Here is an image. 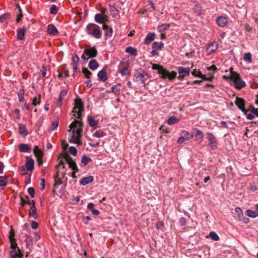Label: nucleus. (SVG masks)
Listing matches in <instances>:
<instances>
[{
  "label": "nucleus",
  "instance_id": "nucleus-1",
  "mask_svg": "<svg viewBox=\"0 0 258 258\" xmlns=\"http://www.w3.org/2000/svg\"><path fill=\"white\" fill-rule=\"evenodd\" d=\"M83 123L81 121L75 120L70 125V132H72L71 139L70 142L79 145L82 144L81 138L83 131Z\"/></svg>",
  "mask_w": 258,
  "mask_h": 258
},
{
  "label": "nucleus",
  "instance_id": "nucleus-2",
  "mask_svg": "<svg viewBox=\"0 0 258 258\" xmlns=\"http://www.w3.org/2000/svg\"><path fill=\"white\" fill-rule=\"evenodd\" d=\"M152 69L154 70H158V73L161 75V77L165 79L168 78L170 80L175 79L176 77L177 73L175 72L172 71L170 72L166 69H164L163 66H160L157 64H153Z\"/></svg>",
  "mask_w": 258,
  "mask_h": 258
},
{
  "label": "nucleus",
  "instance_id": "nucleus-3",
  "mask_svg": "<svg viewBox=\"0 0 258 258\" xmlns=\"http://www.w3.org/2000/svg\"><path fill=\"white\" fill-rule=\"evenodd\" d=\"M87 33L93 36L96 39H99L101 37V33L100 27L94 23L89 24L86 28Z\"/></svg>",
  "mask_w": 258,
  "mask_h": 258
},
{
  "label": "nucleus",
  "instance_id": "nucleus-4",
  "mask_svg": "<svg viewBox=\"0 0 258 258\" xmlns=\"http://www.w3.org/2000/svg\"><path fill=\"white\" fill-rule=\"evenodd\" d=\"M84 110L83 104L82 100L80 98H77L75 99L74 107L73 112L74 113V116L78 119L81 118V112Z\"/></svg>",
  "mask_w": 258,
  "mask_h": 258
},
{
  "label": "nucleus",
  "instance_id": "nucleus-5",
  "mask_svg": "<svg viewBox=\"0 0 258 258\" xmlns=\"http://www.w3.org/2000/svg\"><path fill=\"white\" fill-rule=\"evenodd\" d=\"M233 74L232 81L234 82L235 88L237 90L244 88L246 86V83L241 79L240 75L236 72Z\"/></svg>",
  "mask_w": 258,
  "mask_h": 258
},
{
  "label": "nucleus",
  "instance_id": "nucleus-6",
  "mask_svg": "<svg viewBox=\"0 0 258 258\" xmlns=\"http://www.w3.org/2000/svg\"><path fill=\"white\" fill-rule=\"evenodd\" d=\"M148 78V76L147 73L142 71L141 72H137L135 73L133 81L138 83L143 84L144 86H145V80H147Z\"/></svg>",
  "mask_w": 258,
  "mask_h": 258
},
{
  "label": "nucleus",
  "instance_id": "nucleus-7",
  "mask_svg": "<svg viewBox=\"0 0 258 258\" xmlns=\"http://www.w3.org/2000/svg\"><path fill=\"white\" fill-rule=\"evenodd\" d=\"M97 55V50L95 47H93L84 50V53L81 56V58L86 61L89 58H94Z\"/></svg>",
  "mask_w": 258,
  "mask_h": 258
},
{
  "label": "nucleus",
  "instance_id": "nucleus-8",
  "mask_svg": "<svg viewBox=\"0 0 258 258\" xmlns=\"http://www.w3.org/2000/svg\"><path fill=\"white\" fill-rule=\"evenodd\" d=\"M12 249L10 252L11 258H21L23 256L20 248L18 247L17 243H13L10 246Z\"/></svg>",
  "mask_w": 258,
  "mask_h": 258
},
{
  "label": "nucleus",
  "instance_id": "nucleus-9",
  "mask_svg": "<svg viewBox=\"0 0 258 258\" xmlns=\"http://www.w3.org/2000/svg\"><path fill=\"white\" fill-rule=\"evenodd\" d=\"M60 156L65 159L66 161L69 165V167L72 168L75 171H78L79 169L76 162L72 159L67 153H62Z\"/></svg>",
  "mask_w": 258,
  "mask_h": 258
},
{
  "label": "nucleus",
  "instance_id": "nucleus-10",
  "mask_svg": "<svg viewBox=\"0 0 258 258\" xmlns=\"http://www.w3.org/2000/svg\"><path fill=\"white\" fill-rule=\"evenodd\" d=\"M118 72L122 76L130 75L131 71L129 70V64L126 61H121L118 66Z\"/></svg>",
  "mask_w": 258,
  "mask_h": 258
},
{
  "label": "nucleus",
  "instance_id": "nucleus-11",
  "mask_svg": "<svg viewBox=\"0 0 258 258\" xmlns=\"http://www.w3.org/2000/svg\"><path fill=\"white\" fill-rule=\"evenodd\" d=\"M207 135V139L209 142V146L211 149L213 150H215L217 147L218 143L216 137L211 133H208Z\"/></svg>",
  "mask_w": 258,
  "mask_h": 258
},
{
  "label": "nucleus",
  "instance_id": "nucleus-12",
  "mask_svg": "<svg viewBox=\"0 0 258 258\" xmlns=\"http://www.w3.org/2000/svg\"><path fill=\"white\" fill-rule=\"evenodd\" d=\"M235 103L236 105L238 107V108L244 113L245 115H247V113L248 112V110H246L245 108V100L239 97H236V100L235 101Z\"/></svg>",
  "mask_w": 258,
  "mask_h": 258
},
{
  "label": "nucleus",
  "instance_id": "nucleus-13",
  "mask_svg": "<svg viewBox=\"0 0 258 258\" xmlns=\"http://www.w3.org/2000/svg\"><path fill=\"white\" fill-rule=\"evenodd\" d=\"M192 134H194V137H195V140L198 142L200 144L201 143L204 139L203 132L202 131L195 128L192 130Z\"/></svg>",
  "mask_w": 258,
  "mask_h": 258
},
{
  "label": "nucleus",
  "instance_id": "nucleus-14",
  "mask_svg": "<svg viewBox=\"0 0 258 258\" xmlns=\"http://www.w3.org/2000/svg\"><path fill=\"white\" fill-rule=\"evenodd\" d=\"M218 47V44L216 41H213L209 44L206 48V51L208 55H211L216 51Z\"/></svg>",
  "mask_w": 258,
  "mask_h": 258
},
{
  "label": "nucleus",
  "instance_id": "nucleus-15",
  "mask_svg": "<svg viewBox=\"0 0 258 258\" xmlns=\"http://www.w3.org/2000/svg\"><path fill=\"white\" fill-rule=\"evenodd\" d=\"M248 111H250L251 113L247 114L246 115V117L249 120H252L254 118V115L258 117V108H255L253 106L250 105L249 107V108L247 110Z\"/></svg>",
  "mask_w": 258,
  "mask_h": 258
},
{
  "label": "nucleus",
  "instance_id": "nucleus-16",
  "mask_svg": "<svg viewBox=\"0 0 258 258\" xmlns=\"http://www.w3.org/2000/svg\"><path fill=\"white\" fill-rule=\"evenodd\" d=\"M95 21L99 24H104V22L107 20V16L103 14H97L95 16Z\"/></svg>",
  "mask_w": 258,
  "mask_h": 258
},
{
  "label": "nucleus",
  "instance_id": "nucleus-17",
  "mask_svg": "<svg viewBox=\"0 0 258 258\" xmlns=\"http://www.w3.org/2000/svg\"><path fill=\"white\" fill-rule=\"evenodd\" d=\"M216 22L219 26L223 28L226 26L228 21L226 17L220 16L217 18Z\"/></svg>",
  "mask_w": 258,
  "mask_h": 258
},
{
  "label": "nucleus",
  "instance_id": "nucleus-18",
  "mask_svg": "<svg viewBox=\"0 0 258 258\" xmlns=\"http://www.w3.org/2000/svg\"><path fill=\"white\" fill-rule=\"evenodd\" d=\"M103 29L105 31V36L106 39L110 38L112 35L113 30L111 27H108L107 25L103 24Z\"/></svg>",
  "mask_w": 258,
  "mask_h": 258
},
{
  "label": "nucleus",
  "instance_id": "nucleus-19",
  "mask_svg": "<svg viewBox=\"0 0 258 258\" xmlns=\"http://www.w3.org/2000/svg\"><path fill=\"white\" fill-rule=\"evenodd\" d=\"M246 215L251 218H255L258 216V204L255 205V210L252 211L251 210H247L246 211Z\"/></svg>",
  "mask_w": 258,
  "mask_h": 258
},
{
  "label": "nucleus",
  "instance_id": "nucleus-20",
  "mask_svg": "<svg viewBox=\"0 0 258 258\" xmlns=\"http://www.w3.org/2000/svg\"><path fill=\"white\" fill-rule=\"evenodd\" d=\"M47 32L49 34L52 36L56 35L58 33L57 29L53 24L48 25Z\"/></svg>",
  "mask_w": 258,
  "mask_h": 258
},
{
  "label": "nucleus",
  "instance_id": "nucleus-21",
  "mask_svg": "<svg viewBox=\"0 0 258 258\" xmlns=\"http://www.w3.org/2000/svg\"><path fill=\"white\" fill-rule=\"evenodd\" d=\"M19 134L23 137H26L28 135V132L26 128V126L25 124H20L19 130H18Z\"/></svg>",
  "mask_w": 258,
  "mask_h": 258
},
{
  "label": "nucleus",
  "instance_id": "nucleus-22",
  "mask_svg": "<svg viewBox=\"0 0 258 258\" xmlns=\"http://www.w3.org/2000/svg\"><path fill=\"white\" fill-rule=\"evenodd\" d=\"M180 136H182L186 141H188L193 138L194 134H192V132L189 133L186 131H182L180 133Z\"/></svg>",
  "mask_w": 258,
  "mask_h": 258
},
{
  "label": "nucleus",
  "instance_id": "nucleus-23",
  "mask_svg": "<svg viewBox=\"0 0 258 258\" xmlns=\"http://www.w3.org/2000/svg\"><path fill=\"white\" fill-rule=\"evenodd\" d=\"M93 177L92 176H89L82 178L80 181V183L81 185H85L93 180Z\"/></svg>",
  "mask_w": 258,
  "mask_h": 258
},
{
  "label": "nucleus",
  "instance_id": "nucleus-24",
  "mask_svg": "<svg viewBox=\"0 0 258 258\" xmlns=\"http://www.w3.org/2000/svg\"><path fill=\"white\" fill-rule=\"evenodd\" d=\"M155 34L154 33H150L147 34L145 39L144 43L146 44H149L152 41L154 40Z\"/></svg>",
  "mask_w": 258,
  "mask_h": 258
},
{
  "label": "nucleus",
  "instance_id": "nucleus-25",
  "mask_svg": "<svg viewBox=\"0 0 258 258\" xmlns=\"http://www.w3.org/2000/svg\"><path fill=\"white\" fill-rule=\"evenodd\" d=\"M190 69L189 68H183L180 67L178 68V72L180 75H183L186 76H188L190 73Z\"/></svg>",
  "mask_w": 258,
  "mask_h": 258
},
{
  "label": "nucleus",
  "instance_id": "nucleus-26",
  "mask_svg": "<svg viewBox=\"0 0 258 258\" xmlns=\"http://www.w3.org/2000/svg\"><path fill=\"white\" fill-rule=\"evenodd\" d=\"M97 76L100 81L105 82L107 79V77L105 71L102 70L98 73Z\"/></svg>",
  "mask_w": 258,
  "mask_h": 258
},
{
  "label": "nucleus",
  "instance_id": "nucleus-27",
  "mask_svg": "<svg viewBox=\"0 0 258 258\" xmlns=\"http://www.w3.org/2000/svg\"><path fill=\"white\" fill-rule=\"evenodd\" d=\"M26 29L25 28L18 29L17 30V39L19 40H23L24 39Z\"/></svg>",
  "mask_w": 258,
  "mask_h": 258
},
{
  "label": "nucleus",
  "instance_id": "nucleus-28",
  "mask_svg": "<svg viewBox=\"0 0 258 258\" xmlns=\"http://www.w3.org/2000/svg\"><path fill=\"white\" fill-rule=\"evenodd\" d=\"M29 215L35 219L38 218L35 206H31L30 209L29 211Z\"/></svg>",
  "mask_w": 258,
  "mask_h": 258
},
{
  "label": "nucleus",
  "instance_id": "nucleus-29",
  "mask_svg": "<svg viewBox=\"0 0 258 258\" xmlns=\"http://www.w3.org/2000/svg\"><path fill=\"white\" fill-rule=\"evenodd\" d=\"M19 149L21 152L27 153L30 150V147L28 144H21L19 146Z\"/></svg>",
  "mask_w": 258,
  "mask_h": 258
},
{
  "label": "nucleus",
  "instance_id": "nucleus-30",
  "mask_svg": "<svg viewBox=\"0 0 258 258\" xmlns=\"http://www.w3.org/2000/svg\"><path fill=\"white\" fill-rule=\"evenodd\" d=\"M68 91L67 90H62L59 94V98L58 100V106H60L61 105V102L63 101L64 97L67 95Z\"/></svg>",
  "mask_w": 258,
  "mask_h": 258
},
{
  "label": "nucleus",
  "instance_id": "nucleus-31",
  "mask_svg": "<svg viewBox=\"0 0 258 258\" xmlns=\"http://www.w3.org/2000/svg\"><path fill=\"white\" fill-rule=\"evenodd\" d=\"M34 162L32 159L27 161L26 163V168L27 171H32L34 169Z\"/></svg>",
  "mask_w": 258,
  "mask_h": 258
},
{
  "label": "nucleus",
  "instance_id": "nucleus-32",
  "mask_svg": "<svg viewBox=\"0 0 258 258\" xmlns=\"http://www.w3.org/2000/svg\"><path fill=\"white\" fill-rule=\"evenodd\" d=\"M89 68L92 70H96L99 66L97 61L95 59H91L89 62Z\"/></svg>",
  "mask_w": 258,
  "mask_h": 258
},
{
  "label": "nucleus",
  "instance_id": "nucleus-33",
  "mask_svg": "<svg viewBox=\"0 0 258 258\" xmlns=\"http://www.w3.org/2000/svg\"><path fill=\"white\" fill-rule=\"evenodd\" d=\"M10 19V14L9 13H5L0 16V23H7V21Z\"/></svg>",
  "mask_w": 258,
  "mask_h": 258
},
{
  "label": "nucleus",
  "instance_id": "nucleus-34",
  "mask_svg": "<svg viewBox=\"0 0 258 258\" xmlns=\"http://www.w3.org/2000/svg\"><path fill=\"white\" fill-rule=\"evenodd\" d=\"M88 121L89 125L92 127L96 126L98 124V121L95 120L93 117L91 116L88 117Z\"/></svg>",
  "mask_w": 258,
  "mask_h": 258
},
{
  "label": "nucleus",
  "instance_id": "nucleus-35",
  "mask_svg": "<svg viewBox=\"0 0 258 258\" xmlns=\"http://www.w3.org/2000/svg\"><path fill=\"white\" fill-rule=\"evenodd\" d=\"M164 47V43L163 42H154L152 44V48L156 50H161Z\"/></svg>",
  "mask_w": 258,
  "mask_h": 258
},
{
  "label": "nucleus",
  "instance_id": "nucleus-36",
  "mask_svg": "<svg viewBox=\"0 0 258 258\" xmlns=\"http://www.w3.org/2000/svg\"><path fill=\"white\" fill-rule=\"evenodd\" d=\"M125 52L130 53L133 56H136L137 54V50L131 46L127 47L125 48Z\"/></svg>",
  "mask_w": 258,
  "mask_h": 258
},
{
  "label": "nucleus",
  "instance_id": "nucleus-37",
  "mask_svg": "<svg viewBox=\"0 0 258 258\" xmlns=\"http://www.w3.org/2000/svg\"><path fill=\"white\" fill-rule=\"evenodd\" d=\"M34 154L35 156L37 157H42L43 155V152L39 149H38V146H35L34 149Z\"/></svg>",
  "mask_w": 258,
  "mask_h": 258
},
{
  "label": "nucleus",
  "instance_id": "nucleus-38",
  "mask_svg": "<svg viewBox=\"0 0 258 258\" xmlns=\"http://www.w3.org/2000/svg\"><path fill=\"white\" fill-rule=\"evenodd\" d=\"M92 161V159L88 157L85 155L82 156L81 158V163L84 164L85 166L87 165L89 162Z\"/></svg>",
  "mask_w": 258,
  "mask_h": 258
},
{
  "label": "nucleus",
  "instance_id": "nucleus-39",
  "mask_svg": "<svg viewBox=\"0 0 258 258\" xmlns=\"http://www.w3.org/2000/svg\"><path fill=\"white\" fill-rule=\"evenodd\" d=\"M179 121V119L173 116H170L167 120V122L169 125H173Z\"/></svg>",
  "mask_w": 258,
  "mask_h": 258
},
{
  "label": "nucleus",
  "instance_id": "nucleus-40",
  "mask_svg": "<svg viewBox=\"0 0 258 258\" xmlns=\"http://www.w3.org/2000/svg\"><path fill=\"white\" fill-rule=\"evenodd\" d=\"M117 86H120V84H117L116 85H114L111 87V92L115 94L116 95H119L120 93V89L117 88Z\"/></svg>",
  "mask_w": 258,
  "mask_h": 258
},
{
  "label": "nucleus",
  "instance_id": "nucleus-41",
  "mask_svg": "<svg viewBox=\"0 0 258 258\" xmlns=\"http://www.w3.org/2000/svg\"><path fill=\"white\" fill-rule=\"evenodd\" d=\"M14 236L15 232L14 231V230L12 229V227L11 226V231H10V234L9 236V240L11 242V244L13 243V242L17 243L16 240L14 238Z\"/></svg>",
  "mask_w": 258,
  "mask_h": 258
},
{
  "label": "nucleus",
  "instance_id": "nucleus-42",
  "mask_svg": "<svg viewBox=\"0 0 258 258\" xmlns=\"http://www.w3.org/2000/svg\"><path fill=\"white\" fill-rule=\"evenodd\" d=\"M82 73L84 74L85 77L88 79H90L92 74V73L89 71L87 68H83L82 69Z\"/></svg>",
  "mask_w": 258,
  "mask_h": 258
},
{
  "label": "nucleus",
  "instance_id": "nucleus-43",
  "mask_svg": "<svg viewBox=\"0 0 258 258\" xmlns=\"http://www.w3.org/2000/svg\"><path fill=\"white\" fill-rule=\"evenodd\" d=\"M24 90L21 89L18 93L19 100L21 102H23L24 101Z\"/></svg>",
  "mask_w": 258,
  "mask_h": 258
},
{
  "label": "nucleus",
  "instance_id": "nucleus-44",
  "mask_svg": "<svg viewBox=\"0 0 258 258\" xmlns=\"http://www.w3.org/2000/svg\"><path fill=\"white\" fill-rule=\"evenodd\" d=\"M209 237L215 241H218L219 240V237L216 233L215 232H211L209 233Z\"/></svg>",
  "mask_w": 258,
  "mask_h": 258
},
{
  "label": "nucleus",
  "instance_id": "nucleus-45",
  "mask_svg": "<svg viewBox=\"0 0 258 258\" xmlns=\"http://www.w3.org/2000/svg\"><path fill=\"white\" fill-rule=\"evenodd\" d=\"M243 59L245 61L248 62H251V54L249 52L245 53L243 56Z\"/></svg>",
  "mask_w": 258,
  "mask_h": 258
},
{
  "label": "nucleus",
  "instance_id": "nucleus-46",
  "mask_svg": "<svg viewBox=\"0 0 258 258\" xmlns=\"http://www.w3.org/2000/svg\"><path fill=\"white\" fill-rule=\"evenodd\" d=\"M7 182V179L6 177L0 176V186H6Z\"/></svg>",
  "mask_w": 258,
  "mask_h": 258
},
{
  "label": "nucleus",
  "instance_id": "nucleus-47",
  "mask_svg": "<svg viewBox=\"0 0 258 258\" xmlns=\"http://www.w3.org/2000/svg\"><path fill=\"white\" fill-rule=\"evenodd\" d=\"M58 10V7L56 5H53L50 8V13L51 14L55 15L57 13Z\"/></svg>",
  "mask_w": 258,
  "mask_h": 258
},
{
  "label": "nucleus",
  "instance_id": "nucleus-48",
  "mask_svg": "<svg viewBox=\"0 0 258 258\" xmlns=\"http://www.w3.org/2000/svg\"><path fill=\"white\" fill-rule=\"evenodd\" d=\"M26 200L24 199L22 197H21V205L23 207L25 204H26L28 205L31 204V202L29 200V197L28 196H26Z\"/></svg>",
  "mask_w": 258,
  "mask_h": 258
},
{
  "label": "nucleus",
  "instance_id": "nucleus-49",
  "mask_svg": "<svg viewBox=\"0 0 258 258\" xmlns=\"http://www.w3.org/2000/svg\"><path fill=\"white\" fill-rule=\"evenodd\" d=\"M93 136L97 138H101L105 136V134L101 131H97L93 134Z\"/></svg>",
  "mask_w": 258,
  "mask_h": 258
},
{
  "label": "nucleus",
  "instance_id": "nucleus-50",
  "mask_svg": "<svg viewBox=\"0 0 258 258\" xmlns=\"http://www.w3.org/2000/svg\"><path fill=\"white\" fill-rule=\"evenodd\" d=\"M230 74L229 76H227L226 75L223 76V78L224 79H225V80L230 79L232 81V76H233V73H235V72H234L233 71V69L232 67L230 68Z\"/></svg>",
  "mask_w": 258,
  "mask_h": 258
},
{
  "label": "nucleus",
  "instance_id": "nucleus-51",
  "mask_svg": "<svg viewBox=\"0 0 258 258\" xmlns=\"http://www.w3.org/2000/svg\"><path fill=\"white\" fill-rule=\"evenodd\" d=\"M40 94H39L38 97H35L33 99L32 104L33 105L36 106L40 103Z\"/></svg>",
  "mask_w": 258,
  "mask_h": 258
},
{
  "label": "nucleus",
  "instance_id": "nucleus-52",
  "mask_svg": "<svg viewBox=\"0 0 258 258\" xmlns=\"http://www.w3.org/2000/svg\"><path fill=\"white\" fill-rule=\"evenodd\" d=\"M192 75H194L195 77H198L201 78H202L203 75L202 74L201 72L200 71V70L197 71V70H194L192 73Z\"/></svg>",
  "mask_w": 258,
  "mask_h": 258
},
{
  "label": "nucleus",
  "instance_id": "nucleus-53",
  "mask_svg": "<svg viewBox=\"0 0 258 258\" xmlns=\"http://www.w3.org/2000/svg\"><path fill=\"white\" fill-rule=\"evenodd\" d=\"M17 8L19 9V14L18 15V16L16 19V22L17 23H19L20 22L21 18L23 17V14H22V10L20 8L19 5H17Z\"/></svg>",
  "mask_w": 258,
  "mask_h": 258
},
{
  "label": "nucleus",
  "instance_id": "nucleus-54",
  "mask_svg": "<svg viewBox=\"0 0 258 258\" xmlns=\"http://www.w3.org/2000/svg\"><path fill=\"white\" fill-rule=\"evenodd\" d=\"M79 57L78 56L75 54L72 58V62L71 64H77L78 65V62L79 61Z\"/></svg>",
  "mask_w": 258,
  "mask_h": 258
},
{
  "label": "nucleus",
  "instance_id": "nucleus-55",
  "mask_svg": "<svg viewBox=\"0 0 258 258\" xmlns=\"http://www.w3.org/2000/svg\"><path fill=\"white\" fill-rule=\"evenodd\" d=\"M164 226V223L163 221H158L156 224V228L158 230H161Z\"/></svg>",
  "mask_w": 258,
  "mask_h": 258
},
{
  "label": "nucleus",
  "instance_id": "nucleus-56",
  "mask_svg": "<svg viewBox=\"0 0 258 258\" xmlns=\"http://www.w3.org/2000/svg\"><path fill=\"white\" fill-rule=\"evenodd\" d=\"M169 26V24H163L159 26V29H160V31H164L168 29Z\"/></svg>",
  "mask_w": 258,
  "mask_h": 258
},
{
  "label": "nucleus",
  "instance_id": "nucleus-57",
  "mask_svg": "<svg viewBox=\"0 0 258 258\" xmlns=\"http://www.w3.org/2000/svg\"><path fill=\"white\" fill-rule=\"evenodd\" d=\"M28 192L32 198H33L35 197V190L33 187H29L28 189Z\"/></svg>",
  "mask_w": 258,
  "mask_h": 258
},
{
  "label": "nucleus",
  "instance_id": "nucleus-58",
  "mask_svg": "<svg viewBox=\"0 0 258 258\" xmlns=\"http://www.w3.org/2000/svg\"><path fill=\"white\" fill-rule=\"evenodd\" d=\"M69 151L71 153V154L73 156H76L77 155V150L76 148L74 147H70L69 148Z\"/></svg>",
  "mask_w": 258,
  "mask_h": 258
},
{
  "label": "nucleus",
  "instance_id": "nucleus-59",
  "mask_svg": "<svg viewBox=\"0 0 258 258\" xmlns=\"http://www.w3.org/2000/svg\"><path fill=\"white\" fill-rule=\"evenodd\" d=\"M58 125V121H53L51 123V131H54L55 130Z\"/></svg>",
  "mask_w": 258,
  "mask_h": 258
},
{
  "label": "nucleus",
  "instance_id": "nucleus-60",
  "mask_svg": "<svg viewBox=\"0 0 258 258\" xmlns=\"http://www.w3.org/2000/svg\"><path fill=\"white\" fill-rule=\"evenodd\" d=\"M202 79H203V80L212 81L214 79V76H211L209 77H207L205 75H203Z\"/></svg>",
  "mask_w": 258,
  "mask_h": 258
},
{
  "label": "nucleus",
  "instance_id": "nucleus-61",
  "mask_svg": "<svg viewBox=\"0 0 258 258\" xmlns=\"http://www.w3.org/2000/svg\"><path fill=\"white\" fill-rule=\"evenodd\" d=\"M31 226L32 229H36L38 227V224L36 221H32L31 222Z\"/></svg>",
  "mask_w": 258,
  "mask_h": 258
},
{
  "label": "nucleus",
  "instance_id": "nucleus-62",
  "mask_svg": "<svg viewBox=\"0 0 258 258\" xmlns=\"http://www.w3.org/2000/svg\"><path fill=\"white\" fill-rule=\"evenodd\" d=\"M159 130L162 131V132H165L166 133H169V130L168 127H165L163 125H161L160 128H159Z\"/></svg>",
  "mask_w": 258,
  "mask_h": 258
},
{
  "label": "nucleus",
  "instance_id": "nucleus-63",
  "mask_svg": "<svg viewBox=\"0 0 258 258\" xmlns=\"http://www.w3.org/2000/svg\"><path fill=\"white\" fill-rule=\"evenodd\" d=\"M26 168L24 166H22L21 168H20V173L21 175H25L27 173L26 171H27V169H26Z\"/></svg>",
  "mask_w": 258,
  "mask_h": 258
},
{
  "label": "nucleus",
  "instance_id": "nucleus-64",
  "mask_svg": "<svg viewBox=\"0 0 258 258\" xmlns=\"http://www.w3.org/2000/svg\"><path fill=\"white\" fill-rule=\"evenodd\" d=\"M61 183H62V181L60 179L57 178V179H54V187H55L56 185L61 184Z\"/></svg>",
  "mask_w": 258,
  "mask_h": 258
}]
</instances>
